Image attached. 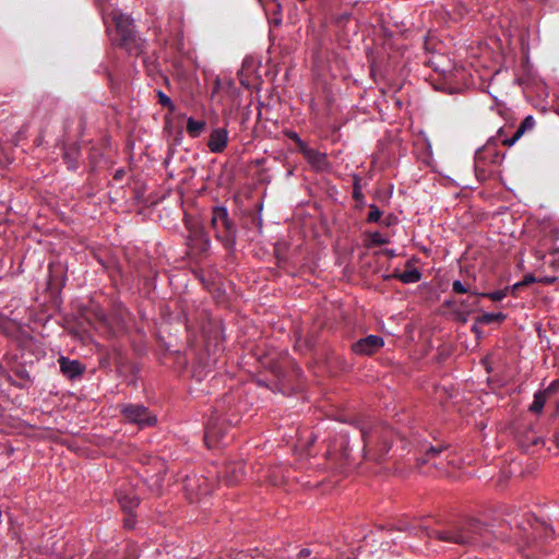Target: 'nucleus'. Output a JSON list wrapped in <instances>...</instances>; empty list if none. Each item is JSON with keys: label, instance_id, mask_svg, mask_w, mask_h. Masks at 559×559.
I'll return each mask as SVG.
<instances>
[{"label": "nucleus", "instance_id": "393cba45", "mask_svg": "<svg viewBox=\"0 0 559 559\" xmlns=\"http://www.w3.org/2000/svg\"><path fill=\"white\" fill-rule=\"evenodd\" d=\"M162 481H163V477L158 474V475L152 477L148 486L154 492L158 493L162 488Z\"/></svg>", "mask_w": 559, "mask_h": 559}, {"label": "nucleus", "instance_id": "a878e982", "mask_svg": "<svg viewBox=\"0 0 559 559\" xmlns=\"http://www.w3.org/2000/svg\"><path fill=\"white\" fill-rule=\"evenodd\" d=\"M452 289H453V292H454V293H456V294H465V293H468V289H467V288L465 287V285H464L461 281H459V280H456V281H454V282H453V284H452Z\"/></svg>", "mask_w": 559, "mask_h": 559}, {"label": "nucleus", "instance_id": "9d476101", "mask_svg": "<svg viewBox=\"0 0 559 559\" xmlns=\"http://www.w3.org/2000/svg\"><path fill=\"white\" fill-rule=\"evenodd\" d=\"M58 364L61 373L69 380H75L80 378L85 371L84 365L78 359H70L66 356L58 358Z\"/></svg>", "mask_w": 559, "mask_h": 559}, {"label": "nucleus", "instance_id": "6ab92c4d", "mask_svg": "<svg viewBox=\"0 0 559 559\" xmlns=\"http://www.w3.org/2000/svg\"><path fill=\"white\" fill-rule=\"evenodd\" d=\"M204 440L209 447H212V442H218L221 440V436L214 426H206Z\"/></svg>", "mask_w": 559, "mask_h": 559}, {"label": "nucleus", "instance_id": "f704fd0d", "mask_svg": "<svg viewBox=\"0 0 559 559\" xmlns=\"http://www.w3.org/2000/svg\"><path fill=\"white\" fill-rule=\"evenodd\" d=\"M259 2H260L261 4H263L262 0H259Z\"/></svg>", "mask_w": 559, "mask_h": 559}, {"label": "nucleus", "instance_id": "bb28decb", "mask_svg": "<svg viewBox=\"0 0 559 559\" xmlns=\"http://www.w3.org/2000/svg\"><path fill=\"white\" fill-rule=\"evenodd\" d=\"M120 503L123 508H132L134 506L139 504L138 499H131L129 502L126 501V499H120Z\"/></svg>", "mask_w": 559, "mask_h": 559}, {"label": "nucleus", "instance_id": "dca6fc26", "mask_svg": "<svg viewBox=\"0 0 559 559\" xmlns=\"http://www.w3.org/2000/svg\"><path fill=\"white\" fill-rule=\"evenodd\" d=\"M394 277L399 278L404 284H413L421 280V273L417 269H412L402 273H395Z\"/></svg>", "mask_w": 559, "mask_h": 559}, {"label": "nucleus", "instance_id": "7ed1b4c3", "mask_svg": "<svg viewBox=\"0 0 559 559\" xmlns=\"http://www.w3.org/2000/svg\"><path fill=\"white\" fill-rule=\"evenodd\" d=\"M211 223L216 238L226 248H233L236 243V227L229 219L228 211L225 206H215L213 209Z\"/></svg>", "mask_w": 559, "mask_h": 559}, {"label": "nucleus", "instance_id": "1a4fd4ad", "mask_svg": "<svg viewBox=\"0 0 559 559\" xmlns=\"http://www.w3.org/2000/svg\"><path fill=\"white\" fill-rule=\"evenodd\" d=\"M229 133L225 127H218L211 130L207 140V148L211 153H223L228 144Z\"/></svg>", "mask_w": 559, "mask_h": 559}, {"label": "nucleus", "instance_id": "ddd939ff", "mask_svg": "<svg viewBox=\"0 0 559 559\" xmlns=\"http://www.w3.org/2000/svg\"><path fill=\"white\" fill-rule=\"evenodd\" d=\"M300 153L304 155V157L313 166L321 165L324 160L326 155L324 153L319 152L318 150L309 147L307 144L300 150Z\"/></svg>", "mask_w": 559, "mask_h": 559}, {"label": "nucleus", "instance_id": "20e7f679", "mask_svg": "<svg viewBox=\"0 0 559 559\" xmlns=\"http://www.w3.org/2000/svg\"><path fill=\"white\" fill-rule=\"evenodd\" d=\"M502 134H503V128H500L497 132V135L488 139L487 143L481 148H478L476 151L474 162H475V171L477 175L480 173L484 176L486 175L485 166L488 163L498 165L503 159V155H501L496 150L497 143L499 141L502 142V140H503V139H501Z\"/></svg>", "mask_w": 559, "mask_h": 559}, {"label": "nucleus", "instance_id": "4468645a", "mask_svg": "<svg viewBox=\"0 0 559 559\" xmlns=\"http://www.w3.org/2000/svg\"><path fill=\"white\" fill-rule=\"evenodd\" d=\"M206 122L204 120H197L193 117H189L187 119V132L188 134L195 139L199 138L202 132L205 130Z\"/></svg>", "mask_w": 559, "mask_h": 559}, {"label": "nucleus", "instance_id": "473e14b6", "mask_svg": "<svg viewBox=\"0 0 559 559\" xmlns=\"http://www.w3.org/2000/svg\"><path fill=\"white\" fill-rule=\"evenodd\" d=\"M386 252H388V254H389L390 257H394V255H395V252H394V250H393V249H390V250H388Z\"/></svg>", "mask_w": 559, "mask_h": 559}, {"label": "nucleus", "instance_id": "4be33fe9", "mask_svg": "<svg viewBox=\"0 0 559 559\" xmlns=\"http://www.w3.org/2000/svg\"><path fill=\"white\" fill-rule=\"evenodd\" d=\"M369 239L371 241L372 245H378V246H381V245H386L389 243V238L386 236H384L382 233L380 231H373L369 235Z\"/></svg>", "mask_w": 559, "mask_h": 559}, {"label": "nucleus", "instance_id": "aec40b11", "mask_svg": "<svg viewBox=\"0 0 559 559\" xmlns=\"http://www.w3.org/2000/svg\"><path fill=\"white\" fill-rule=\"evenodd\" d=\"M368 209L369 213L367 215L366 221L368 223H379L382 218L383 212L373 203L369 204Z\"/></svg>", "mask_w": 559, "mask_h": 559}, {"label": "nucleus", "instance_id": "a211bd4d", "mask_svg": "<svg viewBox=\"0 0 559 559\" xmlns=\"http://www.w3.org/2000/svg\"><path fill=\"white\" fill-rule=\"evenodd\" d=\"M340 445L341 448V456L344 459V461H348L349 459V438L347 432H341L338 437L337 444H335V448Z\"/></svg>", "mask_w": 559, "mask_h": 559}, {"label": "nucleus", "instance_id": "f03ea898", "mask_svg": "<svg viewBox=\"0 0 559 559\" xmlns=\"http://www.w3.org/2000/svg\"><path fill=\"white\" fill-rule=\"evenodd\" d=\"M112 22L114 26L108 27L107 32L114 45L128 47L135 40L134 24L131 16L122 12H115Z\"/></svg>", "mask_w": 559, "mask_h": 559}, {"label": "nucleus", "instance_id": "0eeeda50", "mask_svg": "<svg viewBox=\"0 0 559 559\" xmlns=\"http://www.w3.org/2000/svg\"><path fill=\"white\" fill-rule=\"evenodd\" d=\"M420 451L424 453V456L417 460L419 464H431L436 468L441 469L444 467L443 461L452 463L449 459L447 447L423 444Z\"/></svg>", "mask_w": 559, "mask_h": 559}, {"label": "nucleus", "instance_id": "5701e85b", "mask_svg": "<svg viewBox=\"0 0 559 559\" xmlns=\"http://www.w3.org/2000/svg\"><path fill=\"white\" fill-rule=\"evenodd\" d=\"M157 97H158V103L162 106L168 107L170 110H174V108H175L174 103H173L171 98L168 95H166L162 91H157Z\"/></svg>", "mask_w": 559, "mask_h": 559}, {"label": "nucleus", "instance_id": "f257e3e1", "mask_svg": "<svg viewBox=\"0 0 559 559\" xmlns=\"http://www.w3.org/2000/svg\"><path fill=\"white\" fill-rule=\"evenodd\" d=\"M355 427L361 433L364 457L377 463L384 461L396 437L393 429L383 424H376L370 427L359 424Z\"/></svg>", "mask_w": 559, "mask_h": 559}, {"label": "nucleus", "instance_id": "c756f323", "mask_svg": "<svg viewBox=\"0 0 559 559\" xmlns=\"http://www.w3.org/2000/svg\"><path fill=\"white\" fill-rule=\"evenodd\" d=\"M361 197V191H360V188L359 187H355V190H354V198L358 199Z\"/></svg>", "mask_w": 559, "mask_h": 559}, {"label": "nucleus", "instance_id": "9b49d317", "mask_svg": "<svg viewBox=\"0 0 559 559\" xmlns=\"http://www.w3.org/2000/svg\"><path fill=\"white\" fill-rule=\"evenodd\" d=\"M535 126V119L532 115H528L524 118L521 124L518 127L515 133L511 138H504L502 140V144L509 147L513 146L526 131H530Z\"/></svg>", "mask_w": 559, "mask_h": 559}, {"label": "nucleus", "instance_id": "2f4dec72", "mask_svg": "<svg viewBox=\"0 0 559 559\" xmlns=\"http://www.w3.org/2000/svg\"><path fill=\"white\" fill-rule=\"evenodd\" d=\"M534 281V277L533 276H530V277H526L524 282H521L522 285L527 283V282H533Z\"/></svg>", "mask_w": 559, "mask_h": 559}, {"label": "nucleus", "instance_id": "b1692460", "mask_svg": "<svg viewBox=\"0 0 559 559\" xmlns=\"http://www.w3.org/2000/svg\"><path fill=\"white\" fill-rule=\"evenodd\" d=\"M285 134L287 138H289L298 145L299 151L307 144L305 141L301 140L298 133L293 130L285 131Z\"/></svg>", "mask_w": 559, "mask_h": 559}, {"label": "nucleus", "instance_id": "2eb2a0df", "mask_svg": "<svg viewBox=\"0 0 559 559\" xmlns=\"http://www.w3.org/2000/svg\"><path fill=\"white\" fill-rule=\"evenodd\" d=\"M522 286V283H515L511 287H506L504 289H498L495 292L480 294L483 297H487L492 301H500L507 297V295L511 292L514 293L519 287Z\"/></svg>", "mask_w": 559, "mask_h": 559}, {"label": "nucleus", "instance_id": "412c9836", "mask_svg": "<svg viewBox=\"0 0 559 559\" xmlns=\"http://www.w3.org/2000/svg\"><path fill=\"white\" fill-rule=\"evenodd\" d=\"M506 316L502 312H485L481 317H479L478 322L483 324H489L493 321H502L504 320Z\"/></svg>", "mask_w": 559, "mask_h": 559}, {"label": "nucleus", "instance_id": "cd10ccee", "mask_svg": "<svg viewBox=\"0 0 559 559\" xmlns=\"http://www.w3.org/2000/svg\"><path fill=\"white\" fill-rule=\"evenodd\" d=\"M311 555V551L307 548L301 549L298 554V559H307Z\"/></svg>", "mask_w": 559, "mask_h": 559}, {"label": "nucleus", "instance_id": "423d86ee", "mask_svg": "<svg viewBox=\"0 0 559 559\" xmlns=\"http://www.w3.org/2000/svg\"><path fill=\"white\" fill-rule=\"evenodd\" d=\"M478 524L469 523L448 531H433L432 534L440 540L459 545H474L478 542Z\"/></svg>", "mask_w": 559, "mask_h": 559}, {"label": "nucleus", "instance_id": "7c9ffc66", "mask_svg": "<svg viewBox=\"0 0 559 559\" xmlns=\"http://www.w3.org/2000/svg\"><path fill=\"white\" fill-rule=\"evenodd\" d=\"M545 530H546V535H547V536H550V535L554 533L552 527H548V526H546V527H545Z\"/></svg>", "mask_w": 559, "mask_h": 559}, {"label": "nucleus", "instance_id": "f8f14e48", "mask_svg": "<svg viewBox=\"0 0 559 559\" xmlns=\"http://www.w3.org/2000/svg\"><path fill=\"white\" fill-rule=\"evenodd\" d=\"M245 475L246 471L243 463H236L234 465L226 467L225 477L229 484H236L241 481Z\"/></svg>", "mask_w": 559, "mask_h": 559}, {"label": "nucleus", "instance_id": "6e6552de", "mask_svg": "<svg viewBox=\"0 0 559 559\" xmlns=\"http://www.w3.org/2000/svg\"><path fill=\"white\" fill-rule=\"evenodd\" d=\"M384 346V340L378 335H368L352 345V350L357 355H372Z\"/></svg>", "mask_w": 559, "mask_h": 559}, {"label": "nucleus", "instance_id": "39448f33", "mask_svg": "<svg viewBox=\"0 0 559 559\" xmlns=\"http://www.w3.org/2000/svg\"><path fill=\"white\" fill-rule=\"evenodd\" d=\"M126 423L138 425L140 428L151 427L157 423V417L143 404L123 403L119 406Z\"/></svg>", "mask_w": 559, "mask_h": 559}, {"label": "nucleus", "instance_id": "72a5a7b5", "mask_svg": "<svg viewBox=\"0 0 559 559\" xmlns=\"http://www.w3.org/2000/svg\"><path fill=\"white\" fill-rule=\"evenodd\" d=\"M282 20L281 19H276L275 20V24H281Z\"/></svg>", "mask_w": 559, "mask_h": 559}, {"label": "nucleus", "instance_id": "c85d7f7f", "mask_svg": "<svg viewBox=\"0 0 559 559\" xmlns=\"http://www.w3.org/2000/svg\"><path fill=\"white\" fill-rule=\"evenodd\" d=\"M548 391L556 392L559 391V380H555L548 386Z\"/></svg>", "mask_w": 559, "mask_h": 559}, {"label": "nucleus", "instance_id": "f3484780", "mask_svg": "<svg viewBox=\"0 0 559 559\" xmlns=\"http://www.w3.org/2000/svg\"><path fill=\"white\" fill-rule=\"evenodd\" d=\"M546 400H547L546 392L537 391L534 394V400H533V403L530 406V411L532 413H535V414L542 413V411L544 409V406L546 404Z\"/></svg>", "mask_w": 559, "mask_h": 559}]
</instances>
